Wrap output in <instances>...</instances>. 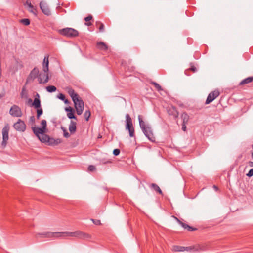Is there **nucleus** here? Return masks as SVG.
<instances>
[{
    "label": "nucleus",
    "mask_w": 253,
    "mask_h": 253,
    "mask_svg": "<svg viewBox=\"0 0 253 253\" xmlns=\"http://www.w3.org/2000/svg\"><path fill=\"white\" fill-rule=\"evenodd\" d=\"M20 22L26 26L29 25L30 23V20L26 18L21 19Z\"/></svg>",
    "instance_id": "nucleus-32"
},
{
    "label": "nucleus",
    "mask_w": 253,
    "mask_h": 253,
    "mask_svg": "<svg viewBox=\"0 0 253 253\" xmlns=\"http://www.w3.org/2000/svg\"><path fill=\"white\" fill-rule=\"evenodd\" d=\"M151 84H153L154 85V86L155 87V88H156V89L157 90H158V91L162 90V88L161 86L158 83L154 82H152Z\"/></svg>",
    "instance_id": "nucleus-31"
},
{
    "label": "nucleus",
    "mask_w": 253,
    "mask_h": 253,
    "mask_svg": "<svg viewBox=\"0 0 253 253\" xmlns=\"http://www.w3.org/2000/svg\"><path fill=\"white\" fill-rule=\"evenodd\" d=\"M37 109V119H39L40 116L43 113V110L41 107L38 108Z\"/></svg>",
    "instance_id": "nucleus-33"
},
{
    "label": "nucleus",
    "mask_w": 253,
    "mask_h": 253,
    "mask_svg": "<svg viewBox=\"0 0 253 253\" xmlns=\"http://www.w3.org/2000/svg\"><path fill=\"white\" fill-rule=\"evenodd\" d=\"M42 76V79L43 82L45 80V78L44 77V74H41Z\"/></svg>",
    "instance_id": "nucleus-45"
},
{
    "label": "nucleus",
    "mask_w": 253,
    "mask_h": 253,
    "mask_svg": "<svg viewBox=\"0 0 253 253\" xmlns=\"http://www.w3.org/2000/svg\"><path fill=\"white\" fill-rule=\"evenodd\" d=\"M41 125H42V128H43L44 130H46V126H47V123L46 121L45 120H42L41 121Z\"/></svg>",
    "instance_id": "nucleus-34"
},
{
    "label": "nucleus",
    "mask_w": 253,
    "mask_h": 253,
    "mask_svg": "<svg viewBox=\"0 0 253 253\" xmlns=\"http://www.w3.org/2000/svg\"><path fill=\"white\" fill-rule=\"evenodd\" d=\"M46 90L49 92H53L56 90V87L55 86L50 85L46 87Z\"/></svg>",
    "instance_id": "nucleus-29"
},
{
    "label": "nucleus",
    "mask_w": 253,
    "mask_h": 253,
    "mask_svg": "<svg viewBox=\"0 0 253 253\" xmlns=\"http://www.w3.org/2000/svg\"><path fill=\"white\" fill-rule=\"evenodd\" d=\"M248 174H253V169H251Z\"/></svg>",
    "instance_id": "nucleus-44"
},
{
    "label": "nucleus",
    "mask_w": 253,
    "mask_h": 253,
    "mask_svg": "<svg viewBox=\"0 0 253 253\" xmlns=\"http://www.w3.org/2000/svg\"><path fill=\"white\" fill-rule=\"evenodd\" d=\"M220 94L218 90H215L210 92L206 100L205 104H208L216 98Z\"/></svg>",
    "instance_id": "nucleus-13"
},
{
    "label": "nucleus",
    "mask_w": 253,
    "mask_h": 253,
    "mask_svg": "<svg viewBox=\"0 0 253 253\" xmlns=\"http://www.w3.org/2000/svg\"><path fill=\"white\" fill-rule=\"evenodd\" d=\"M175 218L177 220V222L179 223V224L185 229H187L188 231H193L197 230V228L189 226L188 224L181 221L180 220H179L176 217H175Z\"/></svg>",
    "instance_id": "nucleus-17"
},
{
    "label": "nucleus",
    "mask_w": 253,
    "mask_h": 253,
    "mask_svg": "<svg viewBox=\"0 0 253 253\" xmlns=\"http://www.w3.org/2000/svg\"><path fill=\"white\" fill-rule=\"evenodd\" d=\"M167 112L169 115L173 116L174 119L177 118L179 115V113L176 110V108L173 106L168 107Z\"/></svg>",
    "instance_id": "nucleus-14"
},
{
    "label": "nucleus",
    "mask_w": 253,
    "mask_h": 253,
    "mask_svg": "<svg viewBox=\"0 0 253 253\" xmlns=\"http://www.w3.org/2000/svg\"><path fill=\"white\" fill-rule=\"evenodd\" d=\"M31 129L33 131L34 134L37 137H39L40 135L43 134L45 132V130L42 127H38L35 126H32Z\"/></svg>",
    "instance_id": "nucleus-15"
},
{
    "label": "nucleus",
    "mask_w": 253,
    "mask_h": 253,
    "mask_svg": "<svg viewBox=\"0 0 253 253\" xmlns=\"http://www.w3.org/2000/svg\"><path fill=\"white\" fill-rule=\"evenodd\" d=\"M65 110L68 112L67 116L69 119H77L74 114V110L71 107L65 108Z\"/></svg>",
    "instance_id": "nucleus-19"
},
{
    "label": "nucleus",
    "mask_w": 253,
    "mask_h": 253,
    "mask_svg": "<svg viewBox=\"0 0 253 253\" xmlns=\"http://www.w3.org/2000/svg\"><path fill=\"white\" fill-rule=\"evenodd\" d=\"M9 126L8 124L5 125L2 130V141L1 146L3 148H5L7 145V141L9 139L8 133L9 131Z\"/></svg>",
    "instance_id": "nucleus-7"
},
{
    "label": "nucleus",
    "mask_w": 253,
    "mask_h": 253,
    "mask_svg": "<svg viewBox=\"0 0 253 253\" xmlns=\"http://www.w3.org/2000/svg\"><path fill=\"white\" fill-rule=\"evenodd\" d=\"M149 187L155 191L157 193L159 194L160 195L163 196V193L159 186L156 184V183H151L149 185Z\"/></svg>",
    "instance_id": "nucleus-18"
},
{
    "label": "nucleus",
    "mask_w": 253,
    "mask_h": 253,
    "mask_svg": "<svg viewBox=\"0 0 253 253\" xmlns=\"http://www.w3.org/2000/svg\"><path fill=\"white\" fill-rule=\"evenodd\" d=\"M9 114L14 117H20L22 116V112L20 108L16 105H13L10 110Z\"/></svg>",
    "instance_id": "nucleus-11"
},
{
    "label": "nucleus",
    "mask_w": 253,
    "mask_h": 253,
    "mask_svg": "<svg viewBox=\"0 0 253 253\" xmlns=\"http://www.w3.org/2000/svg\"><path fill=\"white\" fill-rule=\"evenodd\" d=\"M58 98L63 101L64 103L66 104H69V101L68 99L65 98V95L62 93H60L58 96Z\"/></svg>",
    "instance_id": "nucleus-26"
},
{
    "label": "nucleus",
    "mask_w": 253,
    "mask_h": 253,
    "mask_svg": "<svg viewBox=\"0 0 253 253\" xmlns=\"http://www.w3.org/2000/svg\"><path fill=\"white\" fill-rule=\"evenodd\" d=\"M249 177H252V176H253V175H247Z\"/></svg>",
    "instance_id": "nucleus-48"
},
{
    "label": "nucleus",
    "mask_w": 253,
    "mask_h": 253,
    "mask_svg": "<svg viewBox=\"0 0 253 253\" xmlns=\"http://www.w3.org/2000/svg\"><path fill=\"white\" fill-rule=\"evenodd\" d=\"M92 19V16L91 15H88L84 18V20L86 22H88Z\"/></svg>",
    "instance_id": "nucleus-38"
},
{
    "label": "nucleus",
    "mask_w": 253,
    "mask_h": 253,
    "mask_svg": "<svg viewBox=\"0 0 253 253\" xmlns=\"http://www.w3.org/2000/svg\"><path fill=\"white\" fill-rule=\"evenodd\" d=\"M61 237L71 236L76 237L81 239L89 238L90 236L82 231H77L75 232H61Z\"/></svg>",
    "instance_id": "nucleus-4"
},
{
    "label": "nucleus",
    "mask_w": 253,
    "mask_h": 253,
    "mask_svg": "<svg viewBox=\"0 0 253 253\" xmlns=\"http://www.w3.org/2000/svg\"><path fill=\"white\" fill-rule=\"evenodd\" d=\"M189 70L192 71L193 72H195L197 71L196 68L194 65H191Z\"/></svg>",
    "instance_id": "nucleus-40"
},
{
    "label": "nucleus",
    "mask_w": 253,
    "mask_h": 253,
    "mask_svg": "<svg viewBox=\"0 0 253 253\" xmlns=\"http://www.w3.org/2000/svg\"><path fill=\"white\" fill-rule=\"evenodd\" d=\"M39 71L37 68H34L30 72L26 80V84L32 82L36 78L39 77Z\"/></svg>",
    "instance_id": "nucleus-10"
},
{
    "label": "nucleus",
    "mask_w": 253,
    "mask_h": 253,
    "mask_svg": "<svg viewBox=\"0 0 253 253\" xmlns=\"http://www.w3.org/2000/svg\"><path fill=\"white\" fill-rule=\"evenodd\" d=\"M39 139L42 142H49V144H58L60 142V140L58 139L57 140H54L53 139H50L49 137L47 135L43 133L38 137Z\"/></svg>",
    "instance_id": "nucleus-9"
},
{
    "label": "nucleus",
    "mask_w": 253,
    "mask_h": 253,
    "mask_svg": "<svg viewBox=\"0 0 253 253\" xmlns=\"http://www.w3.org/2000/svg\"><path fill=\"white\" fill-rule=\"evenodd\" d=\"M59 33L67 37H75L78 35V32L72 28H65L59 30Z\"/></svg>",
    "instance_id": "nucleus-5"
},
{
    "label": "nucleus",
    "mask_w": 253,
    "mask_h": 253,
    "mask_svg": "<svg viewBox=\"0 0 253 253\" xmlns=\"http://www.w3.org/2000/svg\"><path fill=\"white\" fill-rule=\"evenodd\" d=\"M14 128L18 131L24 132L26 128V126L24 122L21 119H18V121L14 124Z\"/></svg>",
    "instance_id": "nucleus-12"
},
{
    "label": "nucleus",
    "mask_w": 253,
    "mask_h": 253,
    "mask_svg": "<svg viewBox=\"0 0 253 253\" xmlns=\"http://www.w3.org/2000/svg\"><path fill=\"white\" fill-rule=\"evenodd\" d=\"M76 123L73 121H71L69 126V130L71 134H74L76 131Z\"/></svg>",
    "instance_id": "nucleus-22"
},
{
    "label": "nucleus",
    "mask_w": 253,
    "mask_h": 253,
    "mask_svg": "<svg viewBox=\"0 0 253 253\" xmlns=\"http://www.w3.org/2000/svg\"><path fill=\"white\" fill-rule=\"evenodd\" d=\"M95 169V168L93 166L90 165L88 167V170L91 172H93Z\"/></svg>",
    "instance_id": "nucleus-39"
},
{
    "label": "nucleus",
    "mask_w": 253,
    "mask_h": 253,
    "mask_svg": "<svg viewBox=\"0 0 253 253\" xmlns=\"http://www.w3.org/2000/svg\"><path fill=\"white\" fill-rule=\"evenodd\" d=\"M36 237L42 238H53V237H61V232H44L42 233H37L36 234Z\"/></svg>",
    "instance_id": "nucleus-8"
},
{
    "label": "nucleus",
    "mask_w": 253,
    "mask_h": 253,
    "mask_svg": "<svg viewBox=\"0 0 253 253\" xmlns=\"http://www.w3.org/2000/svg\"><path fill=\"white\" fill-rule=\"evenodd\" d=\"M97 47L101 50L106 51L108 49V46L103 42H97Z\"/></svg>",
    "instance_id": "nucleus-23"
},
{
    "label": "nucleus",
    "mask_w": 253,
    "mask_h": 253,
    "mask_svg": "<svg viewBox=\"0 0 253 253\" xmlns=\"http://www.w3.org/2000/svg\"><path fill=\"white\" fill-rule=\"evenodd\" d=\"M213 188H214V189L216 191H217L218 190V188L217 186H216L215 185H214L213 186Z\"/></svg>",
    "instance_id": "nucleus-43"
},
{
    "label": "nucleus",
    "mask_w": 253,
    "mask_h": 253,
    "mask_svg": "<svg viewBox=\"0 0 253 253\" xmlns=\"http://www.w3.org/2000/svg\"><path fill=\"white\" fill-rule=\"evenodd\" d=\"M91 221L93 222V223L95 224V225H100L101 224V221L100 220H98V219H91Z\"/></svg>",
    "instance_id": "nucleus-35"
},
{
    "label": "nucleus",
    "mask_w": 253,
    "mask_h": 253,
    "mask_svg": "<svg viewBox=\"0 0 253 253\" xmlns=\"http://www.w3.org/2000/svg\"><path fill=\"white\" fill-rule=\"evenodd\" d=\"M66 90L72 99L77 114L79 115H81L84 109V102L83 100L71 87H66Z\"/></svg>",
    "instance_id": "nucleus-1"
},
{
    "label": "nucleus",
    "mask_w": 253,
    "mask_h": 253,
    "mask_svg": "<svg viewBox=\"0 0 253 253\" xmlns=\"http://www.w3.org/2000/svg\"><path fill=\"white\" fill-rule=\"evenodd\" d=\"M1 70H0V78H1Z\"/></svg>",
    "instance_id": "nucleus-47"
},
{
    "label": "nucleus",
    "mask_w": 253,
    "mask_h": 253,
    "mask_svg": "<svg viewBox=\"0 0 253 253\" xmlns=\"http://www.w3.org/2000/svg\"><path fill=\"white\" fill-rule=\"evenodd\" d=\"M251 154H252V156L253 157V152H252Z\"/></svg>",
    "instance_id": "nucleus-50"
},
{
    "label": "nucleus",
    "mask_w": 253,
    "mask_h": 253,
    "mask_svg": "<svg viewBox=\"0 0 253 253\" xmlns=\"http://www.w3.org/2000/svg\"><path fill=\"white\" fill-rule=\"evenodd\" d=\"M187 123H182V130L183 131H186V124Z\"/></svg>",
    "instance_id": "nucleus-41"
},
{
    "label": "nucleus",
    "mask_w": 253,
    "mask_h": 253,
    "mask_svg": "<svg viewBox=\"0 0 253 253\" xmlns=\"http://www.w3.org/2000/svg\"><path fill=\"white\" fill-rule=\"evenodd\" d=\"M31 101H32V99H29V102H31Z\"/></svg>",
    "instance_id": "nucleus-49"
},
{
    "label": "nucleus",
    "mask_w": 253,
    "mask_h": 253,
    "mask_svg": "<svg viewBox=\"0 0 253 253\" xmlns=\"http://www.w3.org/2000/svg\"><path fill=\"white\" fill-rule=\"evenodd\" d=\"M126 129L129 131L130 137L134 136V128L133 126L132 119L128 114L126 115Z\"/></svg>",
    "instance_id": "nucleus-6"
},
{
    "label": "nucleus",
    "mask_w": 253,
    "mask_h": 253,
    "mask_svg": "<svg viewBox=\"0 0 253 253\" xmlns=\"http://www.w3.org/2000/svg\"><path fill=\"white\" fill-rule=\"evenodd\" d=\"M32 105L35 108H38L41 107V101L39 98H35L34 100V102L32 104Z\"/></svg>",
    "instance_id": "nucleus-25"
},
{
    "label": "nucleus",
    "mask_w": 253,
    "mask_h": 253,
    "mask_svg": "<svg viewBox=\"0 0 253 253\" xmlns=\"http://www.w3.org/2000/svg\"><path fill=\"white\" fill-rule=\"evenodd\" d=\"M138 119L140 127L144 135L150 141L152 142H155V137L151 125L143 120L142 115H139Z\"/></svg>",
    "instance_id": "nucleus-2"
},
{
    "label": "nucleus",
    "mask_w": 253,
    "mask_h": 253,
    "mask_svg": "<svg viewBox=\"0 0 253 253\" xmlns=\"http://www.w3.org/2000/svg\"><path fill=\"white\" fill-rule=\"evenodd\" d=\"M63 130L64 132V133H63L64 136L66 138H69L70 137L69 133L68 132H67V131L65 129H63Z\"/></svg>",
    "instance_id": "nucleus-36"
},
{
    "label": "nucleus",
    "mask_w": 253,
    "mask_h": 253,
    "mask_svg": "<svg viewBox=\"0 0 253 253\" xmlns=\"http://www.w3.org/2000/svg\"><path fill=\"white\" fill-rule=\"evenodd\" d=\"M253 81V77H250L243 80L239 84L240 85H243L244 84L251 83Z\"/></svg>",
    "instance_id": "nucleus-24"
},
{
    "label": "nucleus",
    "mask_w": 253,
    "mask_h": 253,
    "mask_svg": "<svg viewBox=\"0 0 253 253\" xmlns=\"http://www.w3.org/2000/svg\"><path fill=\"white\" fill-rule=\"evenodd\" d=\"M96 25L98 27L100 32H103L104 29V24L100 21L96 22Z\"/></svg>",
    "instance_id": "nucleus-27"
},
{
    "label": "nucleus",
    "mask_w": 253,
    "mask_h": 253,
    "mask_svg": "<svg viewBox=\"0 0 253 253\" xmlns=\"http://www.w3.org/2000/svg\"><path fill=\"white\" fill-rule=\"evenodd\" d=\"M40 8L42 10V12L46 15H50V9L46 4V3L41 2L40 3Z\"/></svg>",
    "instance_id": "nucleus-16"
},
{
    "label": "nucleus",
    "mask_w": 253,
    "mask_h": 253,
    "mask_svg": "<svg viewBox=\"0 0 253 253\" xmlns=\"http://www.w3.org/2000/svg\"><path fill=\"white\" fill-rule=\"evenodd\" d=\"M48 55L45 56L44 58L43 61L42 63V69L43 72H44V77L45 78V80L43 82L42 79V76L41 74H40L39 77L38 78V82L39 84H45L48 82L49 77L48 72L49 70L48 65H49V60H48Z\"/></svg>",
    "instance_id": "nucleus-3"
},
{
    "label": "nucleus",
    "mask_w": 253,
    "mask_h": 253,
    "mask_svg": "<svg viewBox=\"0 0 253 253\" xmlns=\"http://www.w3.org/2000/svg\"><path fill=\"white\" fill-rule=\"evenodd\" d=\"M28 7V10L33 13L35 15H37V10L34 6L32 5L29 0H27L26 2V4Z\"/></svg>",
    "instance_id": "nucleus-21"
},
{
    "label": "nucleus",
    "mask_w": 253,
    "mask_h": 253,
    "mask_svg": "<svg viewBox=\"0 0 253 253\" xmlns=\"http://www.w3.org/2000/svg\"><path fill=\"white\" fill-rule=\"evenodd\" d=\"M189 249V247L180 246H173L172 247V251L174 252H183L184 251H188Z\"/></svg>",
    "instance_id": "nucleus-20"
},
{
    "label": "nucleus",
    "mask_w": 253,
    "mask_h": 253,
    "mask_svg": "<svg viewBox=\"0 0 253 253\" xmlns=\"http://www.w3.org/2000/svg\"><path fill=\"white\" fill-rule=\"evenodd\" d=\"M35 117L34 116H31L30 118V121L32 123H34L35 122Z\"/></svg>",
    "instance_id": "nucleus-42"
},
{
    "label": "nucleus",
    "mask_w": 253,
    "mask_h": 253,
    "mask_svg": "<svg viewBox=\"0 0 253 253\" xmlns=\"http://www.w3.org/2000/svg\"><path fill=\"white\" fill-rule=\"evenodd\" d=\"M120 151L118 149H115L113 151V154L115 156H117L120 154Z\"/></svg>",
    "instance_id": "nucleus-37"
},
{
    "label": "nucleus",
    "mask_w": 253,
    "mask_h": 253,
    "mask_svg": "<svg viewBox=\"0 0 253 253\" xmlns=\"http://www.w3.org/2000/svg\"><path fill=\"white\" fill-rule=\"evenodd\" d=\"M90 115H91L90 111L89 110H86L85 112H84V117L86 121H88L89 120Z\"/></svg>",
    "instance_id": "nucleus-30"
},
{
    "label": "nucleus",
    "mask_w": 253,
    "mask_h": 253,
    "mask_svg": "<svg viewBox=\"0 0 253 253\" xmlns=\"http://www.w3.org/2000/svg\"><path fill=\"white\" fill-rule=\"evenodd\" d=\"M85 25L87 26H90L92 25V23L91 22H87L85 23Z\"/></svg>",
    "instance_id": "nucleus-46"
},
{
    "label": "nucleus",
    "mask_w": 253,
    "mask_h": 253,
    "mask_svg": "<svg viewBox=\"0 0 253 253\" xmlns=\"http://www.w3.org/2000/svg\"><path fill=\"white\" fill-rule=\"evenodd\" d=\"M181 118L183 119V123H187L189 120V116L186 113L181 114Z\"/></svg>",
    "instance_id": "nucleus-28"
}]
</instances>
